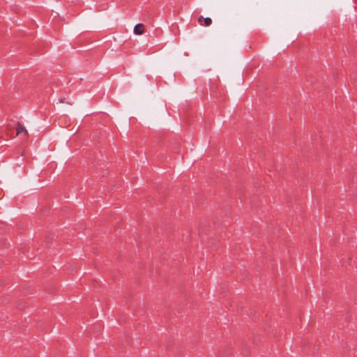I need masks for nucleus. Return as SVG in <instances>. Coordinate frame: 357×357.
Instances as JSON below:
<instances>
[{
  "instance_id": "1",
  "label": "nucleus",
  "mask_w": 357,
  "mask_h": 357,
  "mask_svg": "<svg viewBox=\"0 0 357 357\" xmlns=\"http://www.w3.org/2000/svg\"><path fill=\"white\" fill-rule=\"evenodd\" d=\"M198 22L201 25L209 26L212 24V20L210 17H204L202 15H200L198 18Z\"/></svg>"
},
{
  "instance_id": "2",
  "label": "nucleus",
  "mask_w": 357,
  "mask_h": 357,
  "mask_svg": "<svg viewBox=\"0 0 357 357\" xmlns=\"http://www.w3.org/2000/svg\"><path fill=\"white\" fill-rule=\"evenodd\" d=\"M133 32L135 35H142L144 33V25L139 23L134 27Z\"/></svg>"
},
{
  "instance_id": "3",
  "label": "nucleus",
  "mask_w": 357,
  "mask_h": 357,
  "mask_svg": "<svg viewBox=\"0 0 357 357\" xmlns=\"http://www.w3.org/2000/svg\"><path fill=\"white\" fill-rule=\"evenodd\" d=\"M22 132H24L25 135L28 134L27 130L25 128V127L24 126L18 123L17 127V135H20Z\"/></svg>"
},
{
  "instance_id": "4",
  "label": "nucleus",
  "mask_w": 357,
  "mask_h": 357,
  "mask_svg": "<svg viewBox=\"0 0 357 357\" xmlns=\"http://www.w3.org/2000/svg\"><path fill=\"white\" fill-rule=\"evenodd\" d=\"M64 102H66V103H68V104H69V105H71V104H72V103H71V102H66V98H63H63H59V100H58V102H57V103H64Z\"/></svg>"
}]
</instances>
